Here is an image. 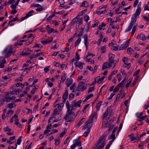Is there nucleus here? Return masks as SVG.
Returning <instances> with one entry per match:
<instances>
[{
    "label": "nucleus",
    "mask_w": 149,
    "mask_h": 149,
    "mask_svg": "<svg viewBox=\"0 0 149 149\" xmlns=\"http://www.w3.org/2000/svg\"><path fill=\"white\" fill-rule=\"evenodd\" d=\"M132 78H130L128 80V81L127 84L125 85V88L126 89H127L128 87H129L130 84L131 83L132 81Z\"/></svg>",
    "instance_id": "obj_28"
},
{
    "label": "nucleus",
    "mask_w": 149,
    "mask_h": 149,
    "mask_svg": "<svg viewBox=\"0 0 149 149\" xmlns=\"http://www.w3.org/2000/svg\"><path fill=\"white\" fill-rule=\"evenodd\" d=\"M81 41V39L80 38H78V39L76 41L74 44V46L75 47L77 46L78 45H79V43H80V42Z\"/></svg>",
    "instance_id": "obj_30"
},
{
    "label": "nucleus",
    "mask_w": 149,
    "mask_h": 149,
    "mask_svg": "<svg viewBox=\"0 0 149 149\" xmlns=\"http://www.w3.org/2000/svg\"><path fill=\"white\" fill-rule=\"evenodd\" d=\"M66 75L64 74H63V75L61 77V80L62 81H64L66 79Z\"/></svg>",
    "instance_id": "obj_44"
},
{
    "label": "nucleus",
    "mask_w": 149,
    "mask_h": 149,
    "mask_svg": "<svg viewBox=\"0 0 149 149\" xmlns=\"http://www.w3.org/2000/svg\"><path fill=\"white\" fill-rule=\"evenodd\" d=\"M90 129H87L85 132L84 133L83 136L85 137H86L88 136V134L90 133Z\"/></svg>",
    "instance_id": "obj_25"
},
{
    "label": "nucleus",
    "mask_w": 149,
    "mask_h": 149,
    "mask_svg": "<svg viewBox=\"0 0 149 149\" xmlns=\"http://www.w3.org/2000/svg\"><path fill=\"white\" fill-rule=\"evenodd\" d=\"M32 6L34 7H37L38 8L39 7H41V6L38 4L35 3L33 4H31V7H32Z\"/></svg>",
    "instance_id": "obj_43"
},
{
    "label": "nucleus",
    "mask_w": 149,
    "mask_h": 149,
    "mask_svg": "<svg viewBox=\"0 0 149 149\" xmlns=\"http://www.w3.org/2000/svg\"><path fill=\"white\" fill-rule=\"evenodd\" d=\"M54 140L55 141V145L56 146L58 145L60 143L59 139H55Z\"/></svg>",
    "instance_id": "obj_47"
},
{
    "label": "nucleus",
    "mask_w": 149,
    "mask_h": 149,
    "mask_svg": "<svg viewBox=\"0 0 149 149\" xmlns=\"http://www.w3.org/2000/svg\"><path fill=\"white\" fill-rule=\"evenodd\" d=\"M64 103V102H62V103H61L60 104H57V105H58V109H61V107H63V105H64V104H63Z\"/></svg>",
    "instance_id": "obj_46"
},
{
    "label": "nucleus",
    "mask_w": 149,
    "mask_h": 149,
    "mask_svg": "<svg viewBox=\"0 0 149 149\" xmlns=\"http://www.w3.org/2000/svg\"><path fill=\"white\" fill-rule=\"evenodd\" d=\"M7 106L8 107L12 108L15 107L16 106V104L14 103H13L8 104Z\"/></svg>",
    "instance_id": "obj_29"
},
{
    "label": "nucleus",
    "mask_w": 149,
    "mask_h": 149,
    "mask_svg": "<svg viewBox=\"0 0 149 149\" xmlns=\"http://www.w3.org/2000/svg\"><path fill=\"white\" fill-rule=\"evenodd\" d=\"M15 52V51H12V49L11 48L9 49L8 48L5 49L4 50L3 52V54H4L6 52H8V53H10V54L11 53H14Z\"/></svg>",
    "instance_id": "obj_13"
},
{
    "label": "nucleus",
    "mask_w": 149,
    "mask_h": 149,
    "mask_svg": "<svg viewBox=\"0 0 149 149\" xmlns=\"http://www.w3.org/2000/svg\"><path fill=\"white\" fill-rule=\"evenodd\" d=\"M115 139L116 137L115 134H111V135H110L108 137V140H110L111 139H114V140H115Z\"/></svg>",
    "instance_id": "obj_32"
},
{
    "label": "nucleus",
    "mask_w": 149,
    "mask_h": 149,
    "mask_svg": "<svg viewBox=\"0 0 149 149\" xmlns=\"http://www.w3.org/2000/svg\"><path fill=\"white\" fill-rule=\"evenodd\" d=\"M102 102L100 101L98 103H97L96 106V109L97 111H99L100 110V108Z\"/></svg>",
    "instance_id": "obj_21"
},
{
    "label": "nucleus",
    "mask_w": 149,
    "mask_h": 149,
    "mask_svg": "<svg viewBox=\"0 0 149 149\" xmlns=\"http://www.w3.org/2000/svg\"><path fill=\"white\" fill-rule=\"evenodd\" d=\"M109 61L111 62H113L114 63L115 62L114 59L115 55L112 54H110L109 55Z\"/></svg>",
    "instance_id": "obj_15"
},
{
    "label": "nucleus",
    "mask_w": 149,
    "mask_h": 149,
    "mask_svg": "<svg viewBox=\"0 0 149 149\" xmlns=\"http://www.w3.org/2000/svg\"><path fill=\"white\" fill-rule=\"evenodd\" d=\"M79 15H77V17L74 18L71 21V23L72 24H74L75 23L77 22L78 21L79 19V17H79Z\"/></svg>",
    "instance_id": "obj_23"
},
{
    "label": "nucleus",
    "mask_w": 149,
    "mask_h": 149,
    "mask_svg": "<svg viewBox=\"0 0 149 149\" xmlns=\"http://www.w3.org/2000/svg\"><path fill=\"white\" fill-rule=\"evenodd\" d=\"M94 90V86L92 87H90L89 90L88 91V92L89 93L90 92H92Z\"/></svg>",
    "instance_id": "obj_55"
},
{
    "label": "nucleus",
    "mask_w": 149,
    "mask_h": 149,
    "mask_svg": "<svg viewBox=\"0 0 149 149\" xmlns=\"http://www.w3.org/2000/svg\"><path fill=\"white\" fill-rule=\"evenodd\" d=\"M72 79H67L65 81L67 87H69V86L72 83Z\"/></svg>",
    "instance_id": "obj_19"
},
{
    "label": "nucleus",
    "mask_w": 149,
    "mask_h": 149,
    "mask_svg": "<svg viewBox=\"0 0 149 149\" xmlns=\"http://www.w3.org/2000/svg\"><path fill=\"white\" fill-rule=\"evenodd\" d=\"M15 139V136H13L11 137L10 139L8 140L7 141V143H9L10 144H11L13 143L14 141L13 140Z\"/></svg>",
    "instance_id": "obj_24"
},
{
    "label": "nucleus",
    "mask_w": 149,
    "mask_h": 149,
    "mask_svg": "<svg viewBox=\"0 0 149 149\" xmlns=\"http://www.w3.org/2000/svg\"><path fill=\"white\" fill-rule=\"evenodd\" d=\"M140 71V70L138 69L136 71H135V72L133 74V75L134 76H136L139 73V72Z\"/></svg>",
    "instance_id": "obj_58"
},
{
    "label": "nucleus",
    "mask_w": 149,
    "mask_h": 149,
    "mask_svg": "<svg viewBox=\"0 0 149 149\" xmlns=\"http://www.w3.org/2000/svg\"><path fill=\"white\" fill-rule=\"evenodd\" d=\"M75 58V60L76 61H79L80 59V57L77 54V53H76V54Z\"/></svg>",
    "instance_id": "obj_62"
},
{
    "label": "nucleus",
    "mask_w": 149,
    "mask_h": 149,
    "mask_svg": "<svg viewBox=\"0 0 149 149\" xmlns=\"http://www.w3.org/2000/svg\"><path fill=\"white\" fill-rule=\"evenodd\" d=\"M6 63V61L4 57H0V68H3L4 66V64Z\"/></svg>",
    "instance_id": "obj_10"
},
{
    "label": "nucleus",
    "mask_w": 149,
    "mask_h": 149,
    "mask_svg": "<svg viewBox=\"0 0 149 149\" xmlns=\"http://www.w3.org/2000/svg\"><path fill=\"white\" fill-rule=\"evenodd\" d=\"M139 2V0H136L134 2V4H133V6L134 7H135L137 5L138 3Z\"/></svg>",
    "instance_id": "obj_59"
},
{
    "label": "nucleus",
    "mask_w": 149,
    "mask_h": 149,
    "mask_svg": "<svg viewBox=\"0 0 149 149\" xmlns=\"http://www.w3.org/2000/svg\"><path fill=\"white\" fill-rule=\"evenodd\" d=\"M86 88V86L83 85L80 86L79 85L77 87V91H79L83 92L84 90Z\"/></svg>",
    "instance_id": "obj_14"
},
{
    "label": "nucleus",
    "mask_w": 149,
    "mask_h": 149,
    "mask_svg": "<svg viewBox=\"0 0 149 149\" xmlns=\"http://www.w3.org/2000/svg\"><path fill=\"white\" fill-rule=\"evenodd\" d=\"M117 78L118 79L119 82H120L121 79V75L120 74H118L117 75Z\"/></svg>",
    "instance_id": "obj_49"
},
{
    "label": "nucleus",
    "mask_w": 149,
    "mask_h": 149,
    "mask_svg": "<svg viewBox=\"0 0 149 149\" xmlns=\"http://www.w3.org/2000/svg\"><path fill=\"white\" fill-rule=\"evenodd\" d=\"M93 96V95L91 93L89 95H88L86 97V100H88L91 97H92Z\"/></svg>",
    "instance_id": "obj_53"
},
{
    "label": "nucleus",
    "mask_w": 149,
    "mask_h": 149,
    "mask_svg": "<svg viewBox=\"0 0 149 149\" xmlns=\"http://www.w3.org/2000/svg\"><path fill=\"white\" fill-rule=\"evenodd\" d=\"M83 28H82L81 29V31H80L79 34H78V36L80 37L81 36L83 35Z\"/></svg>",
    "instance_id": "obj_45"
},
{
    "label": "nucleus",
    "mask_w": 149,
    "mask_h": 149,
    "mask_svg": "<svg viewBox=\"0 0 149 149\" xmlns=\"http://www.w3.org/2000/svg\"><path fill=\"white\" fill-rule=\"evenodd\" d=\"M45 8H42V7H39L36 9V10L37 11H41L44 10Z\"/></svg>",
    "instance_id": "obj_39"
},
{
    "label": "nucleus",
    "mask_w": 149,
    "mask_h": 149,
    "mask_svg": "<svg viewBox=\"0 0 149 149\" xmlns=\"http://www.w3.org/2000/svg\"><path fill=\"white\" fill-rule=\"evenodd\" d=\"M13 112L14 111L13 110H9L8 111L7 114L8 115H11L13 113Z\"/></svg>",
    "instance_id": "obj_63"
},
{
    "label": "nucleus",
    "mask_w": 149,
    "mask_h": 149,
    "mask_svg": "<svg viewBox=\"0 0 149 149\" xmlns=\"http://www.w3.org/2000/svg\"><path fill=\"white\" fill-rule=\"evenodd\" d=\"M74 65L81 69H82L83 68V63L81 62H79L78 63L76 62L74 63Z\"/></svg>",
    "instance_id": "obj_17"
},
{
    "label": "nucleus",
    "mask_w": 149,
    "mask_h": 149,
    "mask_svg": "<svg viewBox=\"0 0 149 149\" xmlns=\"http://www.w3.org/2000/svg\"><path fill=\"white\" fill-rule=\"evenodd\" d=\"M129 44L130 40H127L124 44H122L120 45L119 48V50H122L125 49Z\"/></svg>",
    "instance_id": "obj_6"
},
{
    "label": "nucleus",
    "mask_w": 149,
    "mask_h": 149,
    "mask_svg": "<svg viewBox=\"0 0 149 149\" xmlns=\"http://www.w3.org/2000/svg\"><path fill=\"white\" fill-rule=\"evenodd\" d=\"M10 74H8L7 76H5L3 77H2V79L3 80H6L9 78H10Z\"/></svg>",
    "instance_id": "obj_37"
},
{
    "label": "nucleus",
    "mask_w": 149,
    "mask_h": 149,
    "mask_svg": "<svg viewBox=\"0 0 149 149\" xmlns=\"http://www.w3.org/2000/svg\"><path fill=\"white\" fill-rule=\"evenodd\" d=\"M107 135L103 134L97 142V144L93 148V149H100L103 148L106 143L105 138Z\"/></svg>",
    "instance_id": "obj_1"
},
{
    "label": "nucleus",
    "mask_w": 149,
    "mask_h": 149,
    "mask_svg": "<svg viewBox=\"0 0 149 149\" xmlns=\"http://www.w3.org/2000/svg\"><path fill=\"white\" fill-rule=\"evenodd\" d=\"M143 18L146 22L149 21V17H148L146 16H143Z\"/></svg>",
    "instance_id": "obj_61"
},
{
    "label": "nucleus",
    "mask_w": 149,
    "mask_h": 149,
    "mask_svg": "<svg viewBox=\"0 0 149 149\" xmlns=\"http://www.w3.org/2000/svg\"><path fill=\"white\" fill-rule=\"evenodd\" d=\"M74 94L71 93L70 94L69 96V99L70 100L74 97Z\"/></svg>",
    "instance_id": "obj_50"
},
{
    "label": "nucleus",
    "mask_w": 149,
    "mask_h": 149,
    "mask_svg": "<svg viewBox=\"0 0 149 149\" xmlns=\"http://www.w3.org/2000/svg\"><path fill=\"white\" fill-rule=\"evenodd\" d=\"M88 6V3L87 2L84 1L81 3L80 7H84L85 8H87Z\"/></svg>",
    "instance_id": "obj_18"
},
{
    "label": "nucleus",
    "mask_w": 149,
    "mask_h": 149,
    "mask_svg": "<svg viewBox=\"0 0 149 149\" xmlns=\"http://www.w3.org/2000/svg\"><path fill=\"white\" fill-rule=\"evenodd\" d=\"M66 107L68 109H68L72 110L74 109L73 108V106H72V105H70L68 101H66Z\"/></svg>",
    "instance_id": "obj_20"
},
{
    "label": "nucleus",
    "mask_w": 149,
    "mask_h": 149,
    "mask_svg": "<svg viewBox=\"0 0 149 149\" xmlns=\"http://www.w3.org/2000/svg\"><path fill=\"white\" fill-rule=\"evenodd\" d=\"M81 100H79L77 102H76L75 100L71 102V105L72 106H74L75 107H80V104H81Z\"/></svg>",
    "instance_id": "obj_7"
},
{
    "label": "nucleus",
    "mask_w": 149,
    "mask_h": 149,
    "mask_svg": "<svg viewBox=\"0 0 149 149\" xmlns=\"http://www.w3.org/2000/svg\"><path fill=\"white\" fill-rule=\"evenodd\" d=\"M107 10L105 9L104 10L97 11H96V13L97 14L101 15L102 14L105 13L107 12Z\"/></svg>",
    "instance_id": "obj_26"
},
{
    "label": "nucleus",
    "mask_w": 149,
    "mask_h": 149,
    "mask_svg": "<svg viewBox=\"0 0 149 149\" xmlns=\"http://www.w3.org/2000/svg\"><path fill=\"white\" fill-rule=\"evenodd\" d=\"M125 65L124 67L126 68L127 69H128L131 66V64L130 63H126V64H125Z\"/></svg>",
    "instance_id": "obj_51"
},
{
    "label": "nucleus",
    "mask_w": 149,
    "mask_h": 149,
    "mask_svg": "<svg viewBox=\"0 0 149 149\" xmlns=\"http://www.w3.org/2000/svg\"><path fill=\"white\" fill-rule=\"evenodd\" d=\"M113 63L109 61L108 62H105L102 65V70H103L107 68H108L112 66V65Z\"/></svg>",
    "instance_id": "obj_5"
},
{
    "label": "nucleus",
    "mask_w": 149,
    "mask_h": 149,
    "mask_svg": "<svg viewBox=\"0 0 149 149\" xmlns=\"http://www.w3.org/2000/svg\"><path fill=\"white\" fill-rule=\"evenodd\" d=\"M74 144H75L76 146H81V145L80 141L77 140H76L75 142L74 143Z\"/></svg>",
    "instance_id": "obj_35"
},
{
    "label": "nucleus",
    "mask_w": 149,
    "mask_h": 149,
    "mask_svg": "<svg viewBox=\"0 0 149 149\" xmlns=\"http://www.w3.org/2000/svg\"><path fill=\"white\" fill-rule=\"evenodd\" d=\"M32 144V143H31L29 145H27L25 147V149H29L31 148V146Z\"/></svg>",
    "instance_id": "obj_64"
},
{
    "label": "nucleus",
    "mask_w": 149,
    "mask_h": 149,
    "mask_svg": "<svg viewBox=\"0 0 149 149\" xmlns=\"http://www.w3.org/2000/svg\"><path fill=\"white\" fill-rule=\"evenodd\" d=\"M97 114V113L96 112H93L90 115V117L88 119V120L93 121V119L95 118V117H96V116Z\"/></svg>",
    "instance_id": "obj_16"
},
{
    "label": "nucleus",
    "mask_w": 149,
    "mask_h": 149,
    "mask_svg": "<svg viewBox=\"0 0 149 149\" xmlns=\"http://www.w3.org/2000/svg\"><path fill=\"white\" fill-rule=\"evenodd\" d=\"M16 6H17L15 3V4H12L10 6V8L13 10L16 9L17 8Z\"/></svg>",
    "instance_id": "obj_41"
},
{
    "label": "nucleus",
    "mask_w": 149,
    "mask_h": 149,
    "mask_svg": "<svg viewBox=\"0 0 149 149\" xmlns=\"http://www.w3.org/2000/svg\"><path fill=\"white\" fill-rule=\"evenodd\" d=\"M101 50H102L101 53H104L106 51V47L105 46H102L101 47Z\"/></svg>",
    "instance_id": "obj_42"
},
{
    "label": "nucleus",
    "mask_w": 149,
    "mask_h": 149,
    "mask_svg": "<svg viewBox=\"0 0 149 149\" xmlns=\"http://www.w3.org/2000/svg\"><path fill=\"white\" fill-rule=\"evenodd\" d=\"M49 67L50 66H48L44 68V70L45 72L47 73V72L49 71Z\"/></svg>",
    "instance_id": "obj_60"
},
{
    "label": "nucleus",
    "mask_w": 149,
    "mask_h": 149,
    "mask_svg": "<svg viewBox=\"0 0 149 149\" xmlns=\"http://www.w3.org/2000/svg\"><path fill=\"white\" fill-rule=\"evenodd\" d=\"M115 93L113 92L111 93L110 96L108 98V100H111L113 97L115 95Z\"/></svg>",
    "instance_id": "obj_40"
},
{
    "label": "nucleus",
    "mask_w": 149,
    "mask_h": 149,
    "mask_svg": "<svg viewBox=\"0 0 149 149\" xmlns=\"http://www.w3.org/2000/svg\"><path fill=\"white\" fill-rule=\"evenodd\" d=\"M141 9H139L137 8L135 13L134 14V16H138L139 15L141 12Z\"/></svg>",
    "instance_id": "obj_22"
},
{
    "label": "nucleus",
    "mask_w": 149,
    "mask_h": 149,
    "mask_svg": "<svg viewBox=\"0 0 149 149\" xmlns=\"http://www.w3.org/2000/svg\"><path fill=\"white\" fill-rule=\"evenodd\" d=\"M89 104H87L85 105L84 107V109L83 110V112L84 113H85L86 112V109L89 106Z\"/></svg>",
    "instance_id": "obj_52"
},
{
    "label": "nucleus",
    "mask_w": 149,
    "mask_h": 149,
    "mask_svg": "<svg viewBox=\"0 0 149 149\" xmlns=\"http://www.w3.org/2000/svg\"><path fill=\"white\" fill-rule=\"evenodd\" d=\"M74 116V113L72 112V110L68 109L64 117V119L66 122H70L73 121L74 120L73 117Z\"/></svg>",
    "instance_id": "obj_2"
},
{
    "label": "nucleus",
    "mask_w": 149,
    "mask_h": 149,
    "mask_svg": "<svg viewBox=\"0 0 149 149\" xmlns=\"http://www.w3.org/2000/svg\"><path fill=\"white\" fill-rule=\"evenodd\" d=\"M68 90L67 89H66L65 92L63 94L62 98H63V101L62 102H65L66 100L68 99Z\"/></svg>",
    "instance_id": "obj_8"
},
{
    "label": "nucleus",
    "mask_w": 149,
    "mask_h": 149,
    "mask_svg": "<svg viewBox=\"0 0 149 149\" xmlns=\"http://www.w3.org/2000/svg\"><path fill=\"white\" fill-rule=\"evenodd\" d=\"M136 17L137 16H134L132 17L131 22L130 23L128 28L126 30V32H128L131 30L133 24L136 22L137 19Z\"/></svg>",
    "instance_id": "obj_3"
},
{
    "label": "nucleus",
    "mask_w": 149,
    "mask_h": 149,
    "mask_svg": "<svg viewBox=\"0 0 149 149\" xmlns=\"http://www.w3.org/2000/svg\"><path fill=\"white\" fill-rule=\"evenodd\" d=\"M17 15H17L16 17H15L13 19H12L9 22L8 24H10V23H11L12 22H15L16 21H17L18 22L19 21V19H18V18L17 17Z\"/></svg>",
    "instance_id": "obj_34"
},
{
    "label": "nucleus",
    "mask_w": 149,
    "mask_h": 149,
    "mask_svg": "<svg viewBox=\"0 0 149 149\" xmlns=\"http://www.w3.org/2000/svg\"><path fill=\"white\" fill-rule=\"evenodd\" d=\"M52 41L51 40L47 39L46 40L42 41L41 42L43 44L45 45L46 44L50 43Z\"/></svg>",
    "instance_id": "obj_27"
},
{
    "label": "nucleus",
    "mask_w": 149,
    "mask_h": 149,
    "mask_svg": "<svg viewBox=\"0 0 149 149\" xmlns=\"http://www.w3.org/2000/svg\"><path fill=\"white\" fill-rule=\"evenodd\" d=\"M59 113L58 111L57 110V109H55L54 111V115L56 116L58 115Z\"/></svg>",
    "instance_id": "obj_48"
},
{
    "label": "nucleus",
    "mask_w": 149,
    "mask_h": 149,
    "mask_svg": "<svg viewBox=\"0 0 149 149\" xmlns=\"http://www.w3.org/2000/svg\"><path fill=\"white\" fill-rule=\"evenodd\" d=\"M34 12V11L33 10H32L29 11L26 13V15L24 17L21 18V21H22L29 17L33 15L32 14Z\"/></svg>",
    "instance_id": "obj_9"
},
{
    "label": "nucleus",
    "mask_w": 149,
    "mask_h": 149,
    "mask_svg": "<svg viewBox=\"0 0 149 149\" xmlns=\"http://www.w3.org/2000/svg\"><path fill=\"white\" fill-rule=\"evenodd\" d=\"M43 53V52H41L40 53H39L38 54H36V55L35 56V57H37L38 56H39L41 55L44 56Z\"/></svg>",
    "instance_id": "obj_54"
},
{
    "label": "nucleus",
    "mask_w": 149,
    "mask_h": 149,
    "mask_svg": "<svg viewBox=\"0 0 149 149\" xmlns=\"http://www.w3.org/2000/svg\"><path fill=\"white\" fill-rule=\"evenodd\" d=\"M84 118H83L81 120H80L79 123L77 125L76 127H79L84 122Z\"/></svg>",
    "instance_id": "obj_31"
},
{
    "label": "nucleus",
    "mask_w": 149,
    "mask_h": 149,
    "mask_svg": "<svg viewBox=\"0 0 149 149\" xmlns=\"http://www.w3.org/2000/svg\"><path fill=\"white\" fill-rule=\"evenodd\" d=\"M105 77H103L100 78V76H98L95 79V81L97 84H101L102 82Z\"/></svg>",
    "instance_id": "obj_11"
},
{
    "label": "nucleus",
    "mask_w": 149,
    "mask_h": 149,
    "mask_svg": "<svg viewBox=\"0 0 149 149\" xmlns=\"http://www.w3.org/2000/svg\"><path fill=\"white\" fill-rule=\"evenodd\" d=\"M84 21L87 22L89 20V17L88 15H85L84 17Z\"/></svg>",
    "instance_id": "obj_36"
},
{
    "label": "nucleus",
    "mask_w": 149,
    "mask_h": 149,
    "mask_svg": "<svg viewBox=\"0 0 149 149\" xmlns=\"http://www.w3.org/2000/svg\"><path fill=\"white\" fill-rule=\"evenodd\" d=\"M84 43L85 45L86 49L87 50L88 45V40H84Z\"/></svg>",
    "instance_id": "obj_38"
},
{
    "label": "nucleus",
    "mask_w": 149,
    "mask_h": 149,
    "mask_svg": "<svg viewBox=\"0 0 149 149\" xmlns=\"http://www.w3.org/2000/svg\"><path fill=\"white\" fill-rule=\"evenodd\" d=\"M93 125V121L88 120L86 122L85 125H84V127H83V129L85 130L86 128H88V129H90H90L92 126Z\"/></svg>",
    "instance_id": "obj_4"
},
{
    "label": "nucleus",
    "mask_w": 149,
    "mask_h": 149,
    "mask_svg": "<svg viewBox=\"0 0 149 149\" xmlns=\"http://www.w3.org/2000/svg\"><path fill=\"white\" fill-rule=\"evenodd\" d=\"M108 109L107 108L106 110V111L104 113L103 115L102 116V119H104V118L106 117L107 116L108 114Z\"/></svg>",
    "instance_id": "obj_33"
},
{
    "label": "nucleus",
    "mask_w": 149,
    "mask_h": 149,
    "mask_svg": "<svg viewBox=\"0 0 149 149\" xmlns=\"http://www.w3.org/2000/svg\"><path fill=\"white\" fill-rule=\"evenodd\" d=\"M21 136H20V138L17 140V143L18 145H19L21 142L22 140L21 139Z\"/></svg>",
    "instance_id": "obj_56"
},
{
    "label": "nucleus",
    "mask_w": 149,
    "mask_h": 149,
    "mask_svg": "<svg viewBox=\"0 0 149 149\" xmlns=\"http://www.w3.org/2000/svg\"><path fill=\"white\" fill-rule=\"evenodd\" d=\"M137 38L142 40H146V36L143 34H140L138 35L137 36Z\"/></svg>",
    "instance_id": "obj_12"
},
{
    "label": "nucleus",
    "mask_w": 149,
    "mask_h": 149,
    "mask_svg": "<svg viewBox=\"0 0 149 149\" xmlns=\"http://www.w3.org/2000/svg\"><path fill=\"white\" fill-rule=\"evenodd\" d=\"M38 47L40 48H42V46L40 44H36V45L33 47V48H35V47Z\"/></svg>",
    "instance_id": "obj_57"
}]
</instances>
